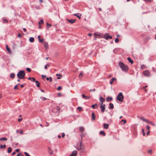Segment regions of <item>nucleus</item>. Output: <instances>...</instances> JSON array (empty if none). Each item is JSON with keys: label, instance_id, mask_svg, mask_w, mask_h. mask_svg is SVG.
<instances>
[{"label": "nucleus", "instance_id": "obj_42", "mask_svg": "<svg viewBox=\"0 0 156 156\" xmlns=\"http://www.w3.org/2000/svg\"><path fill=\"white\" fill-rule=\"evenodd\" d=\"M115 42L118 43L119 42V39L118 38H116L115 40Z\"/></svg>", "mask_w": 156, "mask_h": 156}, {"label": "nucleus", "instance_id": "obj_15", "mask_svg": "<svg viewBox=\"0 0 156 156\" xmlns=\"http://www.w3.org/2000/svg\"><path fill=\"white\" fill-rule=\"evenodd\" d=\"M80 132L82 133L84 130V128L83 127H80L79 128Z\"/></svg>", "mask_w": 156, "mask_h": 156}, {"label": "nucleus", "instance_id": "obj_60", "mask_svg": "<svg viewBox=\"0 0 156 156\" xmlns=\"http://www.w3.org/2000/svg\"><path fill=\"white\" fill-rule=\"evenodd\" d=\"M16 153L15 152H13L12 153V155H14L15 154H16Z\"/></svg>", "mask_w": 156, "mask_h": 156}, {"label": "nucleus", "instance_id": "obj_45", "mask_svg": "<svg viewBox=\"0 0 156 156\" xmlns=\"http://www.w3.org/2000/svg\"><path fill=\"white\" fill-rule=\"evenodd\" d=\"M97 105V104H95V105H92V107L94 109L95 108V106Z\"/></svg>", "mask_w": 156, "mask_h": 156}, {"label": "nucleus", "instance_id": "obj_3", "mask_svg": "<svg viewBox=\"0 0 156 156\" xmlns=\"http://www.w3.org/2000/svg\"><path fill=\"white\" fill-rule=\"evenodd\" d=\"M124 97L122 95V93L121 92L119 93L117 97V100L121 102H122L123 101Z\"/></svg>", "mask_w": 156, "mask_h": 156}, {"label": "nucleus", "instance_id": "obj_12", "mask_svg": "<svg viewBox=\"0 0 156 156\" xmlns=\"http://www.w3.org/2000/svg\"><path fill=\"white\" fill-rule=\"evenodd\" d=\"M6 49L7 51L9 53H11V52L10 51V48L7 45H6Z\"/></svg>", "mask_w": 156, "mask_h": 156}, {"label": "nucleus", "instance_id": "obj_44", "mask_svg": "<svg viewBox=\"0 0 156 156\" xmlns=\"http://www.w3.org/2000/svg\"><path fill=\"white\" fill-rule=\"evenodd\" d=\"M47 25L48 27H51V25L50 24H49L48 23H47Z\"/></svg>", "mask_w": 156, "mask_h": 156}, {"label": "nucleus", "instance_id": "obj_13", "mask_svg": "<svg viewBox=\"0 0 156 156\" xmlns=\"http://www.w3.org/2000/svg\"><path fill=\"white\" fill-rule=\"evenodd\" d=\"M109 126V125L108 124L105 123L103 124V127L104 129H107L108 128Z\"/></svg>", "mask_w": 156, "mask_h": 156}, {"label": "nucleus", "instance_id": "obj_43", "mask_svg": "<svg viewBox=\"0 0 156 156\" xmlns=\"http://www.w3.org/2000/svg\"><path fill=\"white\" fill-rule=\"evenodd\" d=\"M142 132H143V135L144 136H145V132L144 131V129H142Z\"/></svg>", "mask_w": 156, "mask_h": 156}, {"label": "nucleus", "instance_id": "obj_5", "mask_svg": "<svg viewBox=\"0 0 156 156\" xmlns=\"http://www.w3.org/2000/svg\"><path fill=\"white\" fill-rule=\"evenodd\" d=\"M143 74L146 76H149L150 75V73L148 70H145L143 72Z\"/></svg>", "mask_w": 156, "mask_h": 156}, {"label": "nucleus", "instance_id": "obj_22", "mask_svg": "<svg viewBox=\"0 0 156 156\" xmlns=\"http://www.w3.org/2000/svg\"><path fill=\"white\" fill-rule=\"evenodd\" d=\"M112 98L111 97H108L106 99V101H111L112 100Z\"/></svg>", "mask_w": 156, "mask_h": 156}, {"label": "nucleus", "instance_id": "obj_27", "mask_svg": "<svg viewBox=\"0 0 156 156\" xmlns=\"http://www.w3.org/2000/svg\"><path fill=\"white\" fill-rule=\"evenodd\" d=\"M94 35L95 36V39H96V38L100 37V36L99 34H97L96 33H94Z\"/></svg>", "mask_w": 156, "mask_h": 156}, {"label": "nucleus", "instance_id": "obj_30", "mask_svg": "<svg viewBox=\"0 0 156 156\" xmlns=\"http://www.w3.org/2000/svg\"><path fill=\"white\" fill-rule=\"evenodd\" d=\"M126 120H122L121 121V122L122 124H124L126 123Z\"/></svg>", "mask_w": 156, "mask_h": 156}, {"label": "nucleus", "instance_id": "obj_61", "mask_svg": "<svg viewBox=\"0 0 156 156\" xmlns=\"http://www.w3.org/2000/svg\"><path fill=\"white\" fill-rule=\"evenodd\" d=\"M141 119L143 121H145V119H144V118H142Z\"/></svg>", "mask_w": 156, "mask_h": 156}, {"label": "nucleus", "instance_id": "obj_46", "mask_svg": "<svg viewBox=\"0 0 156 156\" xmlns=\"http://www.w3.org/2000/svg\"><path fill=\"white\" fill-rule=\"evenodd\" d=\"M61 89L62 87L61 86H59L57 88V90H61Z\"/></svg>", "mask_w": 156, "mask_h": 156}, {"label": "nucleus", "instance_id": "obj_26", "mask_svg": "<svg viewBox=\"0 0 156 156\" xmlns=\"http://www.w3.org/2000/svg\"><path fill=\"white\" fill-rule=\"evenodd\" d=\"M44 47L46 48V49H47L48 48V45L47 43L45 42L44 43Z\"/></svg>", "mask_w": 156, "mask_h": 156}, {"label": "nucleus", "instance_id": "obj_55", "mask_svg": "<svg viewBox=\"0 0 156 156\" xmlns=\"http://www.w3.org/2000/svg\"><path fill=\"white\" fill-rule=\"evenodd\" d=\"M146 122L149 123H151V122H150V121H149L147 120V121H146Z\"/></svg>", "mask_w": 156, "mask_h": 156}, {"label": "nucleus", "instance_id": "obj_9", "mask_svg": "<svg viewBox=\"0 0 156 156\" xmlns=\"http://www.w3.org/2000/svg\"><path fill=\"white\" fill-rule=\"evenodd\" d=\"M77 151L75 150L73 151L72 154L70 155V156H76L77 154Z\"/></svg>", "mask_w": 156, "mask_h": 156}, {"label": "nucleus", "instance_id": "obj_33", "mask_svg": "<svg viewBox=\"0 0 156 156\" xmlns=\"http://www.w3.org/2000/svg\"><path fill=\"white\" fill-rule=\"evenodd\" d=\"M12 151V149L11 147H9L8 148V152L9 153H10Z\"/></svg>", "mask_w": 156, "mask_h": 156}, {"label": "nucleus", "instance_id": "obj_62", "mask_svg": "<svg viewBox=\"0 0 156 156\" xmlns=\"http://www.w3.org/2000/svg\"><path fill=\"white\" fill-rule=\"evenodd\" d=\"M59 76L60 77H58L57 78L58 79H60L61 78V75L60 74H59Z\"/></svg>", "mask_w": 156, "mask_h": 156}, {"label": "nucleus", "instance_id": "obj_11", "mask_svg": "<svg viewBox=\"0 0 156 156\" xmlns=\"http://www.w3.org/2000/svg\"><path fill=\"white\" fill-rule=\"evenodd\" d=\"M38 38L40 42L42 43L44 41V39L41 38L40 36H38Z\"/></svg>", "mask_w": 156, "mask_h": 156}, {"label": "nucleus", "instance_id": "obj_2", "mask_svg": "<svg viewBox=\"0 0 156 156\" xmlns=\"http://www.w3.org/2000/svg\"><path fill=\"white\" fill-rule=\"evenodd\" d=\"M25 73L24 71H20L18 73L17 76L20 79H23L25 76Z\"/></svg>", "mask_w": 156, "mask_h": 156}, {"label": "nucleus", "instance_id": "obj_16", "mask_svg": "<svg viewBox=\"0 0 156 156\" xmlns=\"http://www.w3.org/2000/svg\"><path fill=\"white\" fill-rule=\"evenodd\" d=\"M17 132L20 134H23V130L22 129L18 130L17 131Z\"/></svg>", "mask_w": 156, "mask_h": 156}, {"label": "nucleus", "instance_id": "obj_4", "mask_svg": "<svg viewBox=\"0 0 156 156\" xmlns=\"http://www.w3.org/2000/svg\"><path fill=\"white\" fill-rule=\"evenodd\" d=\"M82 144L81 142H80L79 143L77 144L76 148L78 150H80L82 148L81 147H82Z\"/></svg>", "mask_w": 156, "mask_h": 156}, {"label": "nucleus", "instance_id": "obj_25", "mask_svg": "<svg viewBox=\"0 0 156 156\" xmlns=\"http://www.w3.org/2000/svg\"><path fill=\"white\" fill-rule=\"evenodd\" d=\"M35 82L37 83V86L38 87H40V83L38 81H36Z\"/></svg>", "mask_w": 156, "mask_h": 156}, {"label": "nucleus", "instance_id": "obj_35", "mask_svg": "<svg viewBox=\"0 0 156 156\" xmlns=\"http://www.w3.org/2000/svg\"><path fill=\"white\" fill-rule=\"evenodd\" d=\"M15 75L14 73H11L10 74V76L12 78H13L15 77Z\"/></svg>", "mask_w": 156, "mask_h": 156}, {"label": "nucleus", "instance_id": "obj_50", "mask_svg": "<svg viewBox=\"0 0 156 156\" xmlns=\"http://www.w3.org/2000/svg\"><path fill=\"white\" fill-rule=\"evenodd\" d=\"M148 152L149 153L151 154L152 153V150H149L148 151Z\"/></svg>", "mask_w": 156, "mask_h": 156}, {"label": "nucleus", "instance_id": "obj_18", "mask_svg": "<svg viewBox=\"0 0 156 156\" xmlns=\"http://www.w3.org/2000/svg\"><path fill=\"white\" fill-rule=\"evenodd\" d=\"M48 150L49 153L51 154H53V151L49 147H48Z\"/></svg>", "mask_w": 156, "mask_h": 156}, {"label": "nucleus", "instance_id": "obj_24", "mask_svg": "<svg viewBox=\"0 0 156 156\" xmlns=\"http://www.w3.org/2000/svg\"><path fill=\"white\" fill-rule=\"evenodd\" d=\"M92 118L93 120L95 119V115L94 113H92Z\"/></svg>", "mask_w": 156, "mask_h": 156}, {"label": "nucleus", "instance_id": "obj_14", "mask_svg": "<svg viewBox=\"0 0 156 156\" xmlns=\"http://www.w3.org/2000/svg\"><path fill=\"white\" fill-rule=\"evenodd\" d=\"M79 13H77V14H74V15L75 16H76L77 17H78L80 20L81 19V14H80V15H79Z\"/></svg>", "mask_w": 156, "mask_h": 156}, {"label": "nucleus", "instance_id": "obj_1", "mask_svg": "<svg viewBox=\"0 0 156 156\" xmlns=\"http://www.w3.org/2000/svg\"><path fill=\"white\" fill-rule=\"evenodd\" d=\"M119 65L122 70L126 71L128 70V67L127 65H125L122 62H120Z\"/></svg>", "mask_w": 156, "mask_h": 156}, {"label": "nucleus", "instance_id": "obj_17", "mask_svg": "<svg viewBox=\"0 0 156 156\" xmlns=\"http://www.w3.org/2000/svg\"><path fill=\"white\" fill-rule=\"evenodd\" d=\"M127 59L129 62H130L131 64H133V61L131 59L130 57H128Z\"/></svg>", "mask_w": 156, "mask_h": 156}, {"label": "nucleus", "instance_id": "obj_10", "mask_svg": "<svg viewBox=\"0 0 156 156\" xmlns=\"http://www.w3.org/2000/svg\"><path fill=\"white\" fill-rule=\"evenodd\" d=\"M67 20L69 23H73L75 22L76 20H73V19H71V20L67 19Z\"/></svg>", "mask_w": 156, "mask_h": 156}, {"label": "nucleus", "instance_id": "obj_48", "mask_svg": "<svg viewBox=\"0 0 156 156\" xmlns=\"http://www.w3.org/2000/svg\"><path fill=\"white\" fill-rule=\"evenodd\" d=\"M24 154L26 156H30V155L29 154H28L27 152H24Z\"/></svg>", "mask_w": 156, "mask_h": 156}, {"label": "nucleus", "instance_id": "obj_21", "mask_svg": "<svg viewBox=\"0 0 156 156\" xmlns=\"http://www.w3.org/2000/svg\"><path fill=\"white\" fill-rule=\"evenodd\" d=\"M82 97L83 98H84L89 99L90 98V96H86L84 94H82Z\"/></svg>", "mask_w": 156, "mask_h": 156}, {"label": "nucleus", "instance_id": "obj_7", "mask_svg": "<svg viewBox=\"0 0 156 156\" xmlns=\"http://www.w3.org/2000/svg\"><path fill=\"white\" fill-rule=\"evenodd\" d=\"M105 38L107 40L109 39H112V36H110L108 34H106L105 35Z\"/></svg>", "mask_w": 156, "mask_h": 156}, {"label": "nucleus", "instance_id": "obj_63", "mask_svg": "<svg viewBox=\"0 0 156 156\" xmlns=\"http://www.w3.org/2000/svg\"><path fill=\"white\" fill-rule=\"evenodd\" d=\"M42 77L43 78H44V77H46L45 76H44V75H42Z\"/></svg>", "mask_w": 156, "mask_h": 156}, {"label": "nucleus", "instance_id": "obj_38", "mask_svg": "<svg viewBox=\"0 0 156 156\" xmlns=\"http://www.w3.org/2000/svg\"><path fill=\"white\" fill-rule=\"evenodd\" d=\"M77 109L79 110V112H81L82 110V108L81 107H79L77 108Z\"/></svg>", "mask_w": 156, "mask_h": 156}, {"label": "nucleus", "instance_id": "obj_51", "mask_svg": "<svg viewBox=\"0 0 156 156\" xmlns=\"http://www.w3.org/2000/svg\"><path fill=\"white\" fill-rule=\"evenodd\" d=\"M144 1L146 2H150L152 0H144Z\"/></svg>", "mask_w": 156, "mask_h": 156}, {"label": "nucleus", "instance_id": "obj_23", "mask_svg": "<svg viewBox=\"0 0 156 156\" xmlns=\"http://www.w3.org/2000/svg\"><path fill=\"white\" fill-rule=\"evenodd\" d=\"M100 134L101 135H102L103 136L105 135V133L104 131H101L100 132Z\"/></svg>", "mask_w": 156, "mask_h": 156}, {"label": "nucleus", "instance_id": "obj_32", "mask_svg": "<svg viewBox=\"0 0 156 156\" xmlns=\"http://www.w3.org/2000/svg\"><path fill=\"white\" fill-rule=\"evenodd\" d=\"M6 147V146L5 144H4V145H1L0 146V148H5Z\"/></svg>", "mask_w": 156, "mask_h": 156}, {"label": "nucleus", "instance_id": "obj_47", "mask_svg": "<svg viewBox=\"0 0 156 156\" xmlns=\"http://www.w3.org/2000/svg\"><path fill=\"white\" fill-rule=\"evenodd\" d=\"M49 65L47 64V65H45L44 66V68L45 69H47L48 68V66H49Z\"/></svg>", "mask_w": 156, "mask_h": 156}, {"label": "nucleus", "instance_id": "obj_54", "mask_svg": "<svg viewBox=\"0 0 156 156\" xmlns=\"http://www.w3.org/2000/svg\"><path fill=\"white\" fill-rule=\"evenodd\" d=\"M65 136V134L64 133H62V137L63 138Z\"/></svg>", "mask_w": 156, "mask_h": 156}, {"label": "nucleus", "instance_id": "obj_36", "mask_svg": "<svg viewBox=\"0 0 156 156\" xmlns=\"http://www.w3.org/2000/svg\"><path fill=\"white\" fill-rule=\"evenodd\" d=\"M3 22L4 23H7L8 22V20L6 19H3Z\"/></svg>", "mask_w": 156, "mask_h": 156}, {"label": "nucleus", "instance_id": "obj_59", "mask_svg": "<svg viewBox=\"0 0 156 156\" xmlns=\"http://www.w3.org/2000/svg\"><path fill=\"white\" fill-rule=\"evenodd\" d=\"M23 30H24V32H26V29L25 28H23Z\"/></svg>", "mask_w": 156, "mask_h": 156}, {"label": "nucleus", "instance_id": "obj_41", "mask_svg": "<svg viewBox=\"0 0 156 156\" xmlns=\"http://www.w3.org/2000/svg\"><path fill=\"white\" fill-rule=\"evenodd\" d=\"M83 73L82 72H81L80 73L79 76L80 77H82L83 76Z\"/></svg>", "mask_w": 156, "mask_h": 156}, {"label": "nucleus", "instance_id": "obj_49", "mask_svg": "<svg viewBox=\"0 0 156 156\" xmlns=\"http://www.w3.org/2000/svg\"><path fill=\"white\" fill-rule=\"evenodd\" d=\"M147 129L148 130V131H150V127L147 126Z\"/></svg>", "mask_w": 156, "mask_h": 156}, {"label": "nucleus", "instance_id": "obj_53", "mask_svg": "<svg viewBox=\"0 0 156 156\" xmlns=\"http://www.w3.org/2000/svg\"><path fill=\"white\" fill-rule=\"evenodd\" d=\"M22 119H23V118H20H20H19V119H18V121L19 122H20L22 120Z\"/></svg>", "mask_w": 156, "mask_h": 156}, {"label": "nucleus", "instance_id": "obj_20", "mask_svg": "<svg viewBox=\"0 0 156 156\" xmlns=\"http://www.w3.org/2000/svg\"><path fill=\"white\" fill-rule=\"evenodd\" d=\"M116 79L114 78H112V80L111 81L110 83L111 84H112L113 83V82L114 81H115L116 80Z\"/></svg>", "mask_w": 156, "mask_h": 156}, {"label": "nucleus", "instance_id": "obj_6", "mask_svg": "<svg viewBox=\"0 0 156 156\" xmlns=\"http://www.w3.org/2000/svg\"><path fill=\"white\" fill-rule=\"evenodd\" d=\"M100 108L101 112H104L105 110V105L101 103Z\"/></svg>", "mask_w": 156, "mask_h": 156}, {"label": "nucleus", "instance_id": "obj_8", "mask_svg": "<svg viewBox=\"0 0 156 156\" xmlns=\"http://www.w3.org/2000/svg\"><path fill=\"white\" fill-rule=\"evenodd\" d=\"M38 24L39 25V28H41V25L43 24L44 23V21L43 20H41L40 21L38 22Z\"/></svg>", "mask_w": 156, "mask_h": 156}, {"label": "nucleus", "instance_id": "obj_37", "mask_svg": "<svg viewBox=\"0 0 156 156\" xmlns=\"http://www.w3.org/2000/svg\"><path fill=\"white\" fill-rule=\"evenodd\" d=\"M147 87V86H145V87H142L141 88V89H144V91L146 92L147 91V89H145V88L146 87Z\"/></svg>", "mask_w": 156, "mask_h": 156}, {"label": "nucleus", "instance_id": "obj_57", "mask_svg": "<svg viewBox=\"0 0 156 156\" xmlns=\"http://www.w3.org/2000/svg\"><path fill=\"white\" fill-rule=\"evenodd\" d=\"M20 151V150L19 149H16V151L17 152H19V151Z\"/></svg>", "mask_w": 156, "mask_h": 156}, {"label": "nucleus", "instance_id": "obj_31", "mask_svg": "<svg viewBox=\"0 0 156 156\" xmlns=\"http://www.w3.org/2000/svg\"><path fill=\"white\" fill-rule=\"evenodd\" d=\"M109 108L111 109H113L114 107L113 105L111 103L109 104Z\"/></svg>", "mask_w": 156, "mask_h": 156}, {"label": "nucleus", "instance_id": "obj_58", "mask_svg": "<svg viewBox=\"0 0 156 156\" xmlns=\"http://www.w3.org/2000/svg\"><path fill=\"white\" fill-rule=\"evenodd\" d=\"M18 36L19 37H21V35L19 33L18 34Z\"/></svg>", "mask_w": 156, "mask_h": 156}, {"label": "nucleus", "instance_id": "obj_39", "mask_svg": "<svg viewBox=\"0 0 156 156\" xmlns=\"http://www.w3.org/2000/svg\"><path fill=\"white\" fill-rule=\"evenodd\" d=\"M28 79H29V80H30V79H32L33 80V81H34V82H35L36 81H35V79L34 78V77H32L31 78H30V77H29L28 78Z\"/></svg>", "mask_w": 156, "mask_h": 156}, {"label": "nucleus", "instance_id": "obj_56", "mask_svg": "<svg viewBox=\"0 0 156 156\" xmlns=\"http://www.w3.org/2000/svg\"><path fill=\"white\" fill-rule=\"evenodd\" d=\"M150 132V131H148L147 133V135H149V133Z\"/></svg>", "mask_w": 156, "mask_h": 156}, {"label": "nucleus", "instance_id": "obj_64", "mask_svg": "<svg viewBox=\"0 0 156 156\" xmlns=\"http://www.w3.org/2000/svg\"><path fill=\"white\" fill-rule=\"evenodd\" d=\"M20 154V153H19L17 154V156H19Z\"/></svg>", "mask_w": 156, "mask_h": 156}, {"label": "nucleus", "instance_id": "obj_52", "mask_svg": "<svg viewBox=\"0 0 156 156\" xmlns=\"http://www.w3.org/2000/svg\"><path fill=\"white\" fill-rule=\"evenodd\" d=\"M14 89H18V88L17 86L16 85V86H15V87H14Z\"/></svg>", "mask_w": 156, "mask_h": 156}, {"label": "nucleus", "instance_id": "obj_34", "mask_svg": "<svg viewBox=\"0 0 156 156\" xmlns=\"http://www.w3.org/2000/svg\"><path fill=\"white\" fill-rule=\"evenodd\" d=\"M7 140V139L5 138L2 137L1 138H0V140L5 141V140Z\"/></svg>", "mask_w": 156, "mask_h": 156}, {"label": "nucleus", "instance_id": "obj_29", "mask_svg": "<svg viewBox=\"0 0 156 156\" xmlns=\"http://www.w3.org/2000/svg\"><path fill=\"white\" fill-rule=\"evenodd\" d=\"M46 79L47 81H49L50 82H51L52 81V78L51 77L49 78H47Z\"/></svg>", "mask_w": 156, "mask_h": 156}, {"label": "nucleus", "instance_id": "obj_40", "mask_svg": "<svg viewBox=\"0 0 156 156\" xmlns=\"http://www.w3.org/2000/svg\"><path fill=\"white\" fill-rule=\"evenodd\" d=\"M26 70L29 72H30L31 71V69L29 68H27L26 69Z\"/></svg>", "mask_w": 156, "mask_h": 156}, {"label": "nucleus", "instance_id": "obj_19", "mask_svg": "<svg viewBox=\"0 0 156 156\" xmlns=\"http://www.w3.org/2000/svg\"><path fill=\"white\" fill-rule=\"evenodd\" d=\"M100 100L101 102V103L103 104V102L105 101V99L102 97H101L100 98Z\"/></svg>", "mask_w": 156, "mask_h": 156}, {"label": "nucleus", "instance_id": "obj_28", "mask_svg": "<svg viewBox=\"0 0 156 156\" xmlns=\"http://www.w3.org/2000/svg\"><path fill=\"white\" fill-rule=\"evenodd\" d=\"M29 40L31 42H33L34 41V38L33 37H31L29 39Z\"/></svg>", "mask_w": 156, "mask_h": 156}]
</instances>
